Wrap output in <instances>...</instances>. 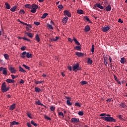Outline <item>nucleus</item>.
Returning <instances> with one entry per match:
<instances>
[{
    "label": "nucleus",
    "mask_w": 127,
    "mask_h": 127,
    "mask_svg": "<svg viewBox=\"0 0 127 127\" xmlns=\"http://www.w3.org/2000/svg\"><path fill=\"white\" fill-rule=\"evenodd\" d=\"M105 116H107L106 113H101L100 114V117L104 121L106 122H116V119L113 117H111V114H107V117H105Z\"/></svg>",
    "instance_id": "nucleus-1"
},
{
    "label": "nucleus",
    "mask_w": 127,
    "mask_h": 127,
    "mask_svg": "<svg viewBox=\"0 0 127 127\" xmlns=\"http://www.w3.org/2000/svg\"><path fill=\"white\" fill-rule=\"evenodd\" d=\"M9 87H6L5 82H4L3 83H2L1 85L2 92H3V93L7 92V90H9Z\"/></svg>",
    "instance_id": "nucleus-2"
},
{
    "label": "nucleus",
    "mask_w": 127,
    "mask_h": 127,
    "mask_svg": "<svg viewBox=\"0 0 127 127\" xmlns=\"http://www.w3.org/2000/svg\"><path fill=\"white\" fill-rule=\"evenodd\" d=\"M17 21H19L20 23H21V24L27 25V26L26 27V29L28 30V31H29V30H30L31 28H32V25H31V24H27V23H24V22H22L20 19H17Z\"/></svg>",
    "instance_id": "nucleus-3"
},
{
    "label": "nucleus",
    "mask_w": 127,
    "mask_h": 127,
    "mask_svg": "<svg viewBox=\"0 0 127 127\" xmlns=\"http://www.w3.org/2000/svg\"><path fill=\"white\" fill-rule=\"evenodd\" d=\"M2 71V73L4 75H7V68H3V66H0V71Z\"/></svg>",
    "instance_id": "nucleus-4"
},
{
    "label": "nucleus",
    "mask_w": 127,
    "mask_h": 127,
    "mask_svg": "<svg viewBox=\"0 0 127 127\" xmlns=\"http://www.w3.org/2000/svg\"><path fill=\"white\" fill-rule=\"evenodd\" d=\"M9 70L11 73H12V74L16 73V69H15V68H14V66H10Z\"/></svg>",
    "instance_id": "nucleus-5"
},
{
    "label": "nucleus",
    "mask_w": 127,
    "mask_h": 127,
    "mask_svg": "<svg viewBox=\"0 0 127 127\" xmlns=\"http://www.w3.org/2000/svg\"><path fill=\"white\" fill-rule=\"evenodd\" d=\"M64 15L67 16V18L68 16H71V14L70 12H69V10H67L66 9L65 10H64Z\"/></svg>",
    "instance_id": "nucleus-6"
},
{
    "label": "nucleus",
    "mask_w": 127,
    "mask_h": 127,
    "mask_svg": "<svg viewBox=\"0 0 127 127\" xmlns=\"http://www.w3.org/2000/svg\"><path fill=\"white\" fill-rule=\"evenodd\" d=\"M73 70H79V64H75L72 66Z\"/></svg>",
    "instance_id": "nucleus-7"
},
{
    "label": "nucleus",
    "mask_w": 127,
    "mask_h": 127,
    "mask_svg": "<svg viewBox=\"0 0 127 127\" xmlns=\"http://www.w3.org/2000/svg\"><path fill=\"white\" fill-rule=\"evenodd\" d=\"M66 100V103L68 105H72V103H71V99L69 98V97H65Z\"/></svg>",
    "instance_id": "nucleus-8"
},
{
    "label": "nucleus",
    "mask_w": 127,
    "mask_h": 127,
    "mask_svg": "<svg viewBox=\"0 0 127 127\" xmlns=\"http://www.w3.org/2000/svg\"><path fill=\"white\" fill-rule=\"evenodd\" d=\"M110 29V27H102V30L103 32H108V30Z\"/></svg>",
    "instance_id": "nucleus-9"
},
{
    "label": "nucleus",
    "mask_w": 127,
    "mask_h": 127,
    "mask_svg": "<svg viewBox=\"0 0 127 127\" xmlns=\"http://www.w3.org/2000/svg\"><path fill=\"white\" fill-rule=\"evenodd\" d=\"M76 56H77V57H84V53H81V52H76Z\"/></svg>",
    "instance_id": "nucleus-10"
},
{
    "label": "nucleus",
    "mask_w": 127,
    "mask_h": 127,
    "mask_svg": "<svg viewBox=\"0 0 127 127\" xmlns=\"http://www.w3.org/2000/svg\"><path fill=\"white\" fill-rule=\"evenodd\" d=\"M67 20H68V18H67V16L65 15V17H64L63 19V24H66V23L67 22Z\"/></svg>",
    "instance_id": "nucleus-11"
},
{
    "label": "nucleus",
    "mask_w": 127,
    "mask_h": 127,
    "mask_svg": "<svg viewBox=\"0 0 127 127\" xmlns=\"http://www.w3.org/2000/svg\"><path fill=\"white\" fill-rule=\"evenodd\" d=\"M109 59L107 58V57H104V63L105 64V65H107L108 64Z\"/></svg>",
    "instance_id": "nucleus-12"
},
{
    "label": "nucleus",
    "mask_w": 127,
    "mask_h": 127,
    "mask_svg": "<svg viewBox=\"0 0 127 127\" xmlns=\"http://www.w3.org/2000/svg\"><path fill=\"white\" fill-rule=\"evenodd\" d=\"M15 108V103H13V104H11V106H10V111H13V109Z\"/></svg>",
    "instance_id": "nucleus-13"
},
{
    "label": "nucleus",
    "mask_w": 127,
    "mask_h": 127,
    "mask_svg": "<svg viewBox=\"0 0 127 127\" xmlns=\"http://www.w3.org/2000/svg\"><path fill=\"white\" fill-rule=\"evenodd\" d=\"M71 121L74 122L75 123H77L78 122H79V118H71Z\"/></svg>",
    "instance_id": "nucleus-14"
},
{
    "label": "nucleus",
    "mask_w": 127,
    "mask_h": 127,
    "mask_svg": "<svg viewBox=\"0 0 127 127\" xmlns=\"http://www.w3.org/2000/svg\"><path fill=\"white\" fill-rule=\"evenodd\" d=\"M90 29V25H86L84 28V30L85 32H89Z\"/></svg>",
    "instance_id": "nucleus-15"
},
{
    "label": "nucleus",
    "mask_w": 127,
    "mask_h": 127,
    "mask_svg": "<svg viewBox=\"0 0 127 127\" xmlns=\"http://www.w3.org/2000/svg\"><path fill=\"white\" fill-rule=\"evenodd\" d=\"M19 124L18 122H16V121H13V122H11V123L10 124V126H17V125Z\"/></svg>",
    "instance_id": "nucleus-16"
},
{
    "label": "nucleus",
    "mask_w": 127,
    "mask_h": 127,
    "mask_svg": "<svg viewBox=\"0 0 127 127\" xmlns=\"http://www.w3.org/2000/svg\"><path fill=\"white\" fill-rule=\"evenodd\" d=\"M26 56V52L24 51V52H22V53H21L20 57H21V58H25Z\"/></svg>",
    "instance_id": "nucleus-17"
},
{
    "label": "nucleus",
    "mask_w": 127,
    "mask_h": 127,
    "mask_svg": "<svg viewBox=\"0 0 127 127\" xmlns=\"http://www.w3.org/2000/svg\"><path fill=\"white\" fill-rule=\"evenodd\" d=\"M26 57L27 58H32L33 54H31V53H29L28 52V53H26Z\"/></svg>",
    "instance_id": "nucleus-18"
},
{
    "label": "nucleus",
    "mask_w": 127,
    "mask_h": 127,
    "mask_svg": "<svg viewBox=\"0 0 127 127\" xmlns=\"http://www.w3.org/2000/svg\"><path fill=\"white\" fill-rule=\"evenodd\" d=\"M41 91H42V89H41V88H39L38 87H35V92L38 93L39 92H41Z\"/></svg>",
    "instance_id": "nucleus-19"
},
{
    "label": "nucleus",
    "mask_w": 127,
    "mask_h": 127,
    "mask_svg": "<svg viewBox=\"0 0 127 127\" xmlns=\"http://www.w3.org/2000/svg\"><path fill=\"white\" fill-rule=\"evenodd\" d=\"M59 39V37H56L55 38H51V42H56Z\"/></svg>",
    "instance_id": "nucleus-20"
},
{
    "label": "nucleus",
    "mask_w": 127,
    "mask_h": 127,
    "mask_svg": "<svg viewBox=\"0 0 127 127\" xmlns=\"http://www.w3.org/2000/svg\"><path fill=\"white\" fill-rule=\"evenodd\" d=\"M74 49L76 50H81V48L80 46V44H77V46H76V47H74Z\"/></svg>",
    "instance_id": "nucleus-21"
},
{
    "label": "nucleus",
    "mask_w": 127,
    "mask_h": 127,
    "mask_svg": "<svg viewBox=\"0 0 127 127\" xmlns=\"http://www.w3.org/2000/svg\"><path fill=\"white\" fill-rule=\"evenodd\" d=\"M35 38H36V40H37V42H40L41 39L38 34H36Z\"/></svg>",
    "instance_id": "nucleus-22"
},
{
    "label": "nucleus",
    "mask_w": 127,
    "mask_h": 127,
    "mask_svg": "<svg viewBox=\"0 0 127 127\" xmlns=\"http://www.w3.org/2000/svg\"><path fill=\"white\" fill-rule=\"evenodd\" d=\"M26 34H27L28 37H29V38H33L34 37L33 34H32V33H28L27 32H26Z\"/></svg>",
    "instance_id": "nucleus-23"
},
{
    "label": "nucleus",
    "mask_w": 127,
    "mask_h": 127,
    "mask_svg": "<svg viewBox=\"0 0 127 127\" xmlns=\"http://www.w3.org/2000/svg\"><path fill=\"white\" fill-rule=\"evenodd\" d=\"M126 62H127L126 58L123 57V58L121 59V63L124 64Z\"/></svg>",
    "instance_id": "nucleus-24"
},
{
    "label": "nucleus",
    "mask_w": 127,
    "mask_h": 127,
    "mask_svg": "<svg viewBox=\"0 0 127 127\" xmlns=\"http://www.w3.org/2000/svg\"><path fill=\"white\" fill-rule=\"evenodd\" d=\"M6 82H7V83H14L15 80H12V79L7 78V79L6 80Z\"/></svg>",
    "instance_id": "nucleus-25"
},
{
    "label": "nucleus",
    "mask_w": 127,
    "mask_h": 127,
    "mask_svg": "<svg viewBox=\"0 0 127 127\" xmlns=\"http://www.w3.org/2000/svg\"><path fill=\"white\" fill-rule=\"evenodd\" d=\"M96 6L98 8H100V9H104V7L103 5H101L100 3H98L96 4Z\"/></svg>",
    "instance_id": "nucleus-26"
},
{
    "label": "nucleus",
    "mask_w": 127,
    "mask_h": 127,
    "mask_svg": "<svg viewBox=\"0 0 127 127\" xmlns=\"http://www.w3.org/2000/svg\"><path fill=\"white\" fill-rule=\"evenodd\" d=\"M111 6L110 5H107V6L106 7V9L107 11H110V10H111Z\"/></svg>",
    "instance_id": "nucleus-27"
},
{
    "label": "nucleus",
    "mask_w": 127,
    "mask_h": 127,
    "mask_svg": "<svg viewBox=\"0 0 127 127\" xmlns=\"http://www.w3.org/2000/svg\"><path fill=\"white\" fill-rule=\"evenodd\" d=\"M5 7H6V9H10L11 7H10V4H9V3L5 2Z\"/></svg>",
    "instance_id": "nucleus-28"
},
{
    "label": "nucleus",
    "mask_w": 127,
    "mask_h": 127,
    "mask_svg": "<svg viewBox=\"0 0 127 127\" xmlns=\"http://www.w3.org/2000/svg\"><path fill=\"white\" fill-rule=\"evenodd\" d=\"M78 14H84V10L82 9H77V12Z\"/></svg>",
    "instance_id": "nucleus-29"
},
{
    "label": "nucleus",
    "mask_w": 127,
    "mask_h": 127,
    "mask_svg": "<svg viewBox=\"0 0 127 127\" xmlns=\"http://www.w3.org/2000/svg\"><path fill=\"white\" fill-rule=\"evenodd\" d=\"M120 107H121V108H127V106L126 103H121Z\"/></svg>",
    "instance_id": "nucleus-30"
},
{
    "label": "nucleus",
    "mask_w": 127,
    "mask_h": 127,
    "mask_svg": "<svg viewBox=\"0 0 127 127\" xmlns=\"http://www.w3.org/2000/svg\"><path fill=\"white\" fill-rule=\"evenodd\" d=\"M87 63H88V64H92L93 61L92 59H91V58H88Z\"/></svg>",
    "instance_id": "nucleus-31"
},
{
    "label": "nucleus",
    "mask_w": 127,
    "mask_h": 127,
    "mask_svg": "<svg viewBox=\"0 0 127 127\" xmlns=\"http://www.w3.org/2000/svg\"><path fill=\"white\" fill-rule=\"evenodd\" d=\"M48 15V13H44V14H43L42 16L41 17V18L43 19V18H46V16Z\"/></svg>",
    "instance_id": "nucleus-32"
},
{
    "label": "nucleus",
    "mask_w": 127,
    "mask_h": 127,
    "mask_svg": "<svg viewBox=\"0 0 127 127\" xmlns=\"http://www.w3.org/2000/svg\"><path fill=\"white\" fill-rule=\"evenodd\" d=\"M4 57L5 59H6L7 61H8V60L9 58V56L8 55V54H4Z\"/></svg>",
    "instance_id": "nucleus-33"
},
{
    "label": "nucleus",
    "mask_w": 127,
    "mask_h": 127,
    "mask_svg": "<svg viewBox=\"0 0 127 127\" xmlns=\"http://www.w3.org/2000/svg\"><path fill=\"white\" fill-rule=\"evenodd\" d=\"M16 8H17L16 5H14L13 7L11 8L10 10L11 11H15Z\"/></svg>",
    "instance_id": "nucleus-34"
},
{
    "label": "nucleus",
    "mask_w": 127,
    "mask_h": 127,
    "mask_svg": "<svg viewBox=\"0 0 127 127\" xmlns=\"http://www.w3.org/2000/svg\"><path fill=\"white\" fill-rule=\"evenodd\" d=\"M92 53H94V51H95V46L94 44H92V48L91 49Z\"/></svg>",
    "instance_id": "nucleus-35"
},
{
    "label": "nucleus",
    "mask_w": 127,
    "mask_h": 127,
    "mask_svg": "<svg viewBox=\"0 0 127 127\" xmlns=\"http://www.w3.org/2000/svg\"><path fill=\"white\" fill-rule=\"evenodd\" d=\"M19 71H22V72L25 73L26 70L25 69H23L22 66H19Z\"/></svg>",
    "instance_id": "nucleus-36"
},
{
    "label": "nucleus",
    "mask_w": 127,
    "mask_h": 127,
    "mask_svg": "<svg viewBox=\"0 0 127 127\" xmlns=\"http://www.w3.org/2000/svg\"><path fill=\"white\" fill-rule=\"evenodd\" d=\"M80 83L82 85H84V84H87V82L86 80H82V81L80 82Z\"/></svg>",
    "instance_id": "nucleus-37"
},
{
    "label": "nucleus",
    "mask_w": 127,
    "mask_h": 127,
    "mask_svg": "<svg viewBox=\"0 0 127 127\" xmlns=\"http://www.w3.org/2000/svg\"><path fill=\"white\" fill-rule=\"evenodd\" d=\"M34 13L36 12V9L38 8V5H36V4H34Z\"/></svg>",
    "instance_id": "nucleus-38"
},
{
    "label": "nucleus",
    "mask_w": 127,
    "mask_h": 127,
    "mask_svg": "<svg viewBox=\"0 0 127 127\" xmlns=\"http://www.w3.org/2000/svg\"><path fill=\"white\" fill-rule=\"evenodd\" d=\"M27 117H29V118H31V119L32 118V114L31 113H30V112H28V113H27Z\"/></svg>",
    "instance_id": "nucleus-39"
},
{
    "label": "nucleus",
    "mask_w": 127,
    "mask_h": 127,
    "mask_svg": "<svg viewBox=\"0 0 127 127\" xmlns=\"http://www.w3.org/2000/svg\"><path fill=\"white\" fill-rule=\"evenodd\" d=\"M32 13H35L34 4H32V9H31Z\"/></svg>",
    "instance_id": "nucleus-40"
},
{
    "label": "nucleus",
    "mask_w": 127,
    "mask_h": 127,
    "mask_svg": "<svg viewBox=\"0 0 127 127\" xmlns=\"http://www.w3.org/2000/svg\"><path fill=\"white\" fill-rule=\"evenodd\" d=\"M44 117L45 119H47V121H51V118H50V117H48V116L44 115Z\"/></svg>",
    "instance_id": "nucleus-41"
},
{
    "label": "nucleus",
    "mask_w": 127,
    "mask_h": 127,
    "mask_svg": "<svg viewBox=\"0 0 127 127\" xmlns=\"http://www.w3.org/2000/svg\"><path fill=\"white\" fill-rule=\"evenodd\" d=\"M35 83L36 84H40L41 83H43V80H40V81L39 80H36Z\"/></svg>",
    "instance_id": "nucleus-42"
},
{
    "label": "nucleus",
    "mask_w": 127,
    "mask_h": 127,
    "mask_svg": "<svg viewBox=\"0 0 127 127\" xmlns=\"http://www.w3.org/2000/svg\"><path fill=\"white\" fill-rule=\"evenodd\" d=\"M73 40L74 41V43H75V44H77V45H78V44H80L79 43V42H78V41H77L76 38H73Z\"/></svg>",
    "instance_id": "nucleus-43"
},
{
    "label": "nucleus",
    "mask_w": 127,
    "mask_h": 127,
    "mask_svg": "<svg viewBox=\"0 0 127 127\" xmlns=\"http://www.w3.org/2000/svg\"><path fill=\"white\" fill-rule=\"evenodd\" d=\"M25 8H31V4H25Z\"/></svg>",
    "instance_id": "nucleus-44"
},
{
    "label": "nucleus",
    "mask_w": 127,
    "mask_h": 127,
    "mask_svg": "<svg viewBox=\"0 0 127 127\" xmlns=\"http://www.w3.org/2000/svg\"><path fill=\"white\" fill-rule=\"evenodd\" d=\"M47 27L50 28V29H53V25L51 24H47Z\"/></svg>",
    "instance_id": "nucleus-45"
},
{
    "label": "nucleus",
    "mask_w": 127,
    "mask_h": 127,
    "mask_svg": "<svg viewBox=\"0 0 127 127\" xmlns=\"http://www.w3.org/2000/svg\"><path fill=\"white\" fill-rule=\"evenodd\" d=\"M31 124H33V126H34L35 127H37V123H35L34 121H31Z\"/></svg>",
    "instance_id": "nucleus-46"
},
{
    "label": "nucleus",
    "mask_w": 127,
    "mask_h": 127,
    "mask_svg": "<svg viewBox=\"0 0 127 127\" xmlns=\"http://www.w3.org/2000/svg\"><path fill=\"white\" fill-rule=\"evenodd\" d=\"M22 65H23V66H24V68H26V69H28V70H30V66L26 65V64H22Z\"/></svg>",
    "instance_id": "nucleus-47"
},
{
    "label": "nucleus",
    "mask_w": 127,
    "mask_h": 127,
    "mask_svg": "<svg viewBox=\"0 0 127 127\" xmlns=\"http://www.w3.org/2000/svg\"><path fill=\"white\" fill-rule=\"evenodd\" d=\"M84 19H85V20H87V21H90V19L87 15L85 16Z\"/></svg>",
    "instance_id": "nucleus-48"
},
{
    "label": "nucleus",
    "mask_w": 127,
    "mask_h": 127,
    "mask_svg": "<svg viewBox=\"0 0 127 127\" xmlns=\"http://www.w3.org/2000/svg\"><path fill=\"white\" fill-rule=\"evenodd\" d=\"M78 114L79 116H83V112L81 111H79V112H78Z\"/></svg>",
    "instance_id": "nucleus-49"
},
{
    "label": "nucleus",
    "mask_w": 127,
    "mask_h": 127,
    "mask_svg": "<svg viewBox=\"0 0 127 127\" xmlns=\"http://www.w3.org/2000/svg\"><path fill=\"white\" fill-rule=\"evenodd\" d=\"M58 8L59 9H63V8H64L63 5H62V4H59L58 5Z\"/></svg>",
    "instance_id": "nucleus-50"
},
{
    "label": "nucleus",
    "mask_w": 127,
    "mask_h": 127,
    "mask_svg": "<svg viewBox=\"0 0 127 127\" xmlns=\"http://www.w3.org/2000/svg\"><path fill=\"white\" fill-rule=\"evenodd\" d=\"M50 109H51V111H55V110L56 109V108L54 106H52L51 107H50Z\"/></svg>",
    "instance_id": "nucleus-51"
},
{
    "label": "nucleus",
    "mask_w": 127,
    "mask_h": 127,
    "mask_svg": "<svg viewBox=\"0 0 127 127\" xmlns=\"http://www.w3.org/2000/svg\"><path fill=\"white\" fill-rule=\"evenodd\" d=\"M74 105H76V106H77V107H81L80 104L78 103V102H76L74 104Z\"/></svg>",
    "instance_id": "nucleus-52"
},
{
    "label": "nucleus",
    "mask_w": 127,
    "mask_h": 127,
    "mask_svg": "<svg viewBox=\"0 0 127 127\" xmlns=\"http://www.w3.org/2000/svg\"><path fill=\"white\" fill-rule=\"evenodd\" d=\"M14 73H13V74H11V76L12 78V80H14L15 78H16V75H14Z\"/></svg>",
    "instance_id": "nucleus-53"
},
{
    "label": "nucleus",
    "mask_w": 127,
    "mask_h": 127,
    "mask_svg": "<svg viewBox=\"0 0 127 127\" xmlns=\"http://www.w3.org/2000/svg\"><path fill=\"white\" fill-rule=\"evenodd\" d=\"M19 12L21 13V14H25V10H24V9H21L19 11Z\"/></svg>",
    "instance_id": "nucleus-54"
},
{
    "label": "nucleus",
    "mask_w": 127,
    "mask_h": 127,
    "mask_svg": "<svg viewBox=\"0 0 127 127\" xmlns=\"http://www.w3.org/2000/svg\"><path fill=\"white\" fill-rule=\"evenodd\" d=\"M23 39H24V40H27L28 42H30V39H28V38H26V37H23Z\"/></svg>",
    "instance_id": "nucleus-55"
},
{
    "label": "nucleus",
    "mask_w": 127,
    "mask_h": 127,
    "mask_svg": "<svg viewBox=\"0 0 127 127\" xmlns=\"http://www.w3.org/2000/svg\"><path fill=\"white\" fill-rule=\"evenodd\" d=\"M59 116H62L63 117H64V114L63 112H59Z\"/></svg>",
    "instance_id": "nucleus-56"
},
{
    "label": "nucleus",
    "mask_w": 127,
    "mask_h": 127,
    "mask_svg": "<svg viewBox=\"0 0 127 127\" xmlns=\"http://www.w3.org/2000/svg\"><path fill=\"white\" fill-rule=\"evenodd\" d=\"M34 24H36V25H39L40 23L39 22H34Z\"/></svg>",
    "instance_id": "nucleus-57"
},
{
    "label": "nucleus",
    "mask_w": 127,
    "mask_h": 127,
    "mask_svg": "<svg viewBox=\"0 0 127 127\" xmlns=\"http://www.w3.org/2000/svg\"><path fill=\"white\" fill-rule=\"evenodd\" d=\"M118 117H119V118L120 119H121V120L123 119V118L122 117L121 114H119V116H118Z\"/></svg>",
    "instance_id": "nucleus-58"
},
{
    "label": "nucleus",
    "mask_w": 127,
    "mask_h": 127,
    "mask_svg": "<svg viewBox=\"0 0 127 127\" xmlns=\"http://www.w3.org/2000/svg\"><path fill=\"white\" fill-rule=\"evenodd\" d=\"M27 125L28 127H32L31 124H30V123H27Z\"/></svg>",
    "instance_id": "nucleus-59"
},
{
    "label": "nucleus",
    "mask_w": 127,
    "mask_h": 127,
    "mask_svg": "<svg viewBox=\"0 0 127 127\" xmlns=\"http://www.w3.org/2000/svg\"><path fill=\"white\" fill-rule=\"evenodd\" d=\"M68 69H69V70H72V66H71V65H69V66H68Z\"/></svg>",
    "instance_id": "nucleus-60"
},
{
    "label": "nucleus",
    "mask_w": 127,
    "mask_h": 127,
    "mask_svg": "<svg viewBox=\"0 0 127 127\" xmlns=\"http://www.w3.org/2000/svg\"><path fill=\"white\" fill-rule=\"evenodd\" d=\"M19 83H21L22 84H23V83H24V80H23V79H21Z\"/></svg>",
    "instance_id": "nucleus-61"
},
{
    "label": "nucleus",
    "mask_w": 127,
    "mask_h": 127,
    "mask_svg": "<svg viewBox=\"0 0 127 127\" xmlns=\"http://www.w3.org/2000/svg\"><path fill=\"white\" fill-rule=\"evenodd\" d=\"M25 48H26V47H24V46H22L21 47V50H25Z\"/></svg>",
    "instance_id": "nucleus-62"
},
{
    "label": "nucleus",
    "mask_w": 127,
    "mask_h": 127,
    "mask_svg": "<svg viewBox=\"0 0 127 127\" xmlns=\"http://www.w3.org/2000/svg\"><path fill=\"white\" fill-rule=\"evenodd\" d=\"M68 42H71V43L72 42V39L71 38H68Z\"/></svg>",
    "instance_id": "nucleus-63"
},
{
    "label": "nucleus",
    "mask_w": 127,
    "mask_h": 127,
    "mask_svg": "<svg viewBox=\"0 0 127 127\" xmlns=\"http://www.w3.org/2000/svg\"><path fill=\"white\" fill-rule=\"evenodd\" d=\"M37 104H38V105H41V103L40 101H38L37 102Z\"/></svg>",
    "instance_id": "nucleus-64"
}]
</instances>
